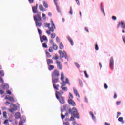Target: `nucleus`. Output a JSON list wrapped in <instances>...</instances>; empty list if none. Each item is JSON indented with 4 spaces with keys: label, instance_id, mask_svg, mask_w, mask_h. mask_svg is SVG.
Wrapping results in <instances>:
<instances>
[{
    "label": "nucleus",
    "instance_id": "nucleus-1",
    "mask_svg": "<svg viewBox=\"0 0 125 125\" xmlns=\"http://www.w3.org/2000/svg\"><path fill=\"white\" fill-rule=\"evenodd\" d=\"M61 80L62 81V82L60 83V84L62 85L61 86V88L63 91H67L68 90L67 87L64 86H66V84H68L69 85H70V83L68 78H66L65 81H64V75L63 72L61 73Z\"/></svg>",
    "mask_w": 125,
    "mask_h": 125
},
{
    "label": "nucleus",
    "instance_id": "nucleus-2",
    "mask_svg": "<svg viewBox=\"0 0 125 125\" xmlns=\"http://www.w3.org/2000/svg\"><path fill=\"white\" fill-rule=\"evenodd\" d=\"M44 27L45 28H48L49 30L46 31V33L48 35L51 34V32H54V29H56L55 25L53 21H51V24L46 23L44 24Z\"/></svg>",
    "mask_w": 125,
    "mask_h": 125
},
{
    "label": "nucleus",
    "instance_id": "nucleus-3",
    "mask_svg": "<svg viewBox=\"0 0 125 125\" xmlns=\"http://www.w3.org/2000/svg\"><path fill=\"white\" fill-rule=\"evenodd\" d=\"M68 112L70 114H71L77 119H80L79 114L78 111L76 107H73L72 109L69 108L68 109Z\"/></svg>",
    "mask_w": 125,
    "mask_h": 125
},
{
    "label": "nucleus",
    "instance_id": "nucleus-4",
    "mask_svg": "<svg viewBox=\"0 0 125 125\" xmlns=\"http://www.w3.org/2000/svg\"><path fill=\"white\" fill-rule=\"evenodd\" d=\"M59 54H60L61 58H63L64 57V58L67 59V61L69 60V58H68V57L67 56V54L65 51H62L61 50H59Z\"/></svg>",
    "mask_w": 125,
    "mask_h": 125
},
{
    "label": "nucleus",
    "instance_id": "nucleus-5",
    "mask_svg": "<svg viewBox=\"0 0 125 125\" xmlns=\"http://www.w3.org/2000/svg\"><path fill=\"white\" fill-rule=\"evenodd\" d=\"M56 98L61 104H63L65 103V98L62 96H56Z\"/></svg>",
    "mask_w": 125,
    "mask_h": 125
},
{
    "label": "nucleus",
    "instance_id": "nucleus-6",
    "mask_svg": "<svg viewBox=\"0 0 125 125\" xmlns=\"http://www.w3.org/2000/svg\"><path fill=\"white\" fill-rule=\"evenodd\" d=\"M60 75V72L57 69L54 70L51 74L52 78L58 77Z\"/></svg>",
    "mask_w": 125,
    "mask_h": 125
},
{
    "label": "nucleus",
    "instance_id": "nucleus-7",
    "mask_svg": "<svg viewBox=\"0 0 125 125\" xmlns=\"http://www.w3.org/2000/svg\"><path fill=\"white\" fill-rule=\"evenodd\" d=\"M34 20L36 21H42V17L41 16L40 14H38L37 15H35L34 17Z\"/></svg>",
    "mask_w": 125,
    "mask_h": 125
},
{
    "label": "nucleus",
    "instance_id": "nucleus-8",
    "mask_svg": "<svg viewBox=\"0 0 125 125\" xmlns=\"http://www.w3.org/2000/svg\"><path fill=\"white\" fill-rule=\"evenodd\" d=\"M10 112H13L17 110V107L14 104H11V105L10 106Z\"/></svg>",
    "mask_w": 125,
    "mask_h": 125
},
{
    "label": "nucleus",
    "instance_id": "nucleus-9",
    "mask_svg": "<svg viewBox=\"0 0 125 125\" xmlns=\"http://www.w3.org/2000/svg\"><path fill=\"white\" fill-rule=\"evenodd\" d=\"M4 76V72L3 70H0V82L2 83H4V80L2 78V77H3Z\"/></svg>",
    "mask_w": 125,
    "mask_h": 125
},
{
    "label": "nucleus",
    "instance_id": "nucleus-10",
    "mask_svg": "<svg viewBox=\"0 0 125 125\" xmlns=\"http://www.w3.org/2000/svg\"><path fill=\"white\" fill-rule=\"evenodd\" d=\"M56 63L57 64V67L58 69L61 70L63 68L62 65L61 64V62L58 60L56 61Z\"/></svg>",
    "mask_w": 125,
    "mask_h": 125
},
{
    "label": "nucleus",
    "instance_id": "nucleus-11",
    "mask_svg": "<svg viewBox=\"0 0 125 125\" xmlns=\"http://www.w3.org/2000/svg\"><path fill=\"white\" fill-rule=\"evenodd\" d=\"M110 67L113 69H114V59L113 57L110 58Z\"/></svg>",
    "mask_w": 125,
    "mask_h": 125
},
{
    "label": "nucleus",
    "instance_id": "nucleus-12",
    "mask_svg": "<svg viewBox=\"0 0 125 125\" xmlns=\"http://www.w3.org/2000/svg\"><path fill=\"white\" fill-rule=\"evenodd\" d=\"M68 102L72 106H75L76 105V103L72 99H69Z\"/></svg>",
    "mask_w": 125,
    "mask_h": 125
},
{
    "label": "nucleus",
    "instance_id": "nucleus-13",
    "mask_svg": "<svg viewBox=\"0 0 125 125\" xmlns=\"http://www.w3.org/2000/svg\"><path fill=\"white\" fill-rule=\"evenodd\" d=\"M63 94H64V92L62 90H61L60 91H56V93H55V96H62V95Z\"/></svg>",
    "mask_w": 125,
    "mask_h": 125
},
{
    "label": "nucleus",
    "instance_id": "nucleus-14",
    "mask_svg": "<svg viewBox=\"0 0 125 125\" xmlns=\"http://www.w3.org/2000/svg\"><path fill=\"white\" fill-rule=\"evenodd\" d=\"M38 9V4H36L35 6L32 7V12L33 13L36 14L38 12L37 11Z\"/></svg>",
    "mask_w": 125,
    "mask_h": 125
},
{
    "label": "nucleus",
    "instance_id": "nucleus-15",
    "mask_svg": "<svg viewBox=\"0 0 125 125\" xmlns=\"http://www.w3.org/2000/svg\"><path fill=\"white\" fill-rule=\"evenodd\" d=\"M52 82L53 83V84H55L56 83L59 82V80L58 77L52 78Z\"/></svg>",
    "mask_w": 125,
    "mask_h": 125
},
{
    "label": "nucleus",
    "instance_id": "nucleus-16",
    "mask_svg": "<svg viewBox=\"0 0 125 125\" xmlns=\"http://www.w3.org/2000/svg\"><path fill=\"white\" fill-rule=\"evenodd\" d=\"M67 40L70 42L71 45L72 46H73L74 45V42H73L72 39L70 36H67Z\"/></svg>",
    "mask_w": 125,
    "mask_h": 125
},
{
    "label": "nucleus",
    "instance_id": "nucleus-17",
    "mask_svg": "<svg viewBox=\"0 0 125 125\" xmlns=\"http://www.w3.org/2000/svg\"><path fill=\"white\" fill-rule=\"evenodd\" d=\"M47 63L48 64V65H50V64H53V61L52 59H48L47 60Z\"/></svg>",
    "mask_w": 125,
    "mask_h": 125
},
{
    "label": "nucleus",
    "instance_id": "nucleus-18",
    "mask_svg": "<svg viewBox=\"0 0 125 125\" xmlns=\"http://www.w3.org/2000/svg\"><path fill=\"white\" fill-rule=\"evenodd\" d=\"M73 91H74V93L76 95V96H78V98H80V94H79V92L77 91V90L76 88H73Z\"/></svg>",
    "mask_w": 125,
    "mask_h": 125
},
{
    "label": "nucleus",
    "instance_id": "nucleus-19",
    "mask_svg": "<svg viewBox=\"0 0 125 125\" xmlns=\"http://www.w3.org/2000/svg\"><path fill=\"white\" fill-rule=\"evenodd\" d=\"M35 24L36 26L41 27L42 25V23L41 22H39V21H35Z\"/></svg>",
    "mask_w": 125,
    "mask_h": 125
},
{
    "label": "nucleus",
    "instance_id": "nucleus-20",
    "mask_svg": "<svg viewBox=\"0 0 125 125\" xmlns=\"http://www.w3.org/2000/svg\"><path fill=\"white\" fill-rule=\"evenodd\" d=\"M54 68H55L54 66L51 65H49L48 67V70L49 71H51V70H53L54 69Z\"/></svg>",
    "mask_w": 125,
    "mask_h": 125
},
{
    "label": "nucleus",
    "instance_id": "nucleus-21",
    "mask_svg": "<svg viewBox=\"0 0 125 125\" xmlns=\"http://www.w3.org/2000/svg\"><path fill=\"white\" fill-rule=\"evenodd\" d=\"M53 88L56 90H59V85L56 84L55 83L53 84Z\"/></svg>",
    "mask_w": 125,
    "mask_h": 125
},
{
    "label": "nucleus",
    "instance_id": "nucleus-22",
    "mask_svg": "<svg viewBox=\"0 0 125 125\" xmlns=\"http://www.w3.org/2000/svg\"><path fill=\"white\" fill-rule=\"evenodd\" d=\"M43 5L45 8H48V5L46 1H43Z\"/></svg>",
    "mask_w": 125,
    "mask_h": 125
},
{
    "label": "nucleus",
    "instance_id": "nucleus-23",
    "mask_svg": "<svg viewBox=\"0 0 125 125\" xmlns=\"http://www.w3.org/2000/svg\"><path fill=\"white\" fill-rule=\"evenodd\" d=\"M59 47L60 49H62V50H63L64 48V45L62 43H60Z\"/></svg>",
    "mask_w": 125,
    "mask_h": 125
},
{
    "label": "nucleus",
    "instance_id": "nucleus-24",
    "mask_svg": "<svg viewBox=\"0 0 125 125\" xmlns=\"http://www.w3.org/2000/svg\"><path fill=\"white\" fill-rule=\"evenodd\" d=\"M89 114H90V115L91 116V117H92L93 120H95V119H96V117H95V116H94L93 113L92 111H90V112H89Z\"/></svg>",
    "mask_w": 125,
    "mask_h": 125
},
{
    "label": "nucleus",
    "instance_id": "nucleus-25",
    "mask_svg": "<svg viewBox=\"0 0 125 125\" xmlns=\"http://www.w3.org/2000/svg\"><path fill=\"white\" fill-rule=\"evenodd\" d=\"M9 86L7 84H4L2 86V88L4 89H8Z\"/></svg>",
    "mask_w": 125,
    "mask_h": 125
},
{
    "label": "nucleus",
    "instance_id": "nucleus-26",
    "mask_svg": "<svg viewBox=\"0 0 125 125\" xmlns=\"http://www.w3.org/2000/svg\"><path fill=\"white\" fill-rule=\"evenodd\" d=\"M39 9L40 10H41V11H43V12L44 11V8H43V6L42 5H39Z\"/></svg>",
    "mask_w": 125,
    "mask_h": 125
},
{
    "label": "nucleus",
    "instance_id": "nucleus-27",
    "mask_svg": "<svg viewBox=\"0 0 125 125\" xmlns=\"http://www.w3.org/2000/svg\"><path fill=\"white\" fill-rule=\"evenodd\" d=\"M3 124H4V125H10L8 119H6V120L4 121Z\"/></svg>",
    "mask_w": 125,
    "mask_h": 125
},
{
    "label": "nucleus",
    "instance_id": "nucleus-28",
    "mask_svg": "<svg viewBox=\"0 0 125 125\" xmlns=\"http://www.w3.org/2000/svg\"><path fill=\"white\" fill-rule=\"evenodd\" d=\"M15 117L16 119L20 118V113L18 112V113H16L15 115Z\"/></svg>",
    "mask_w": 125,
    "mask_h": 125
},
{
    "label": "nucleus",
    "instance_id": "nucleus-29",
    "mask_svg": "<svg viewBox=\"0 0 125 125\" xmlns=\"http://www.w3.org/2000/svg\"><path fill=\"white\" fill-rule=\"evenodd\" d=\"M121 27L123 29H125V22H123V21H121Z\"/></svg>",
    "mask_w": 125,
    "mask_h": 125
},
{
    "label": "nucleus",
    "instance_id": "nucleus-30",
    "mask_svg": "<svg viewBox=\"0 0 125 125\" xmlns=\"http://www.w3.org/2000/svg\"><path fill=\"white\" fill-rule=\"evenodd\" d=\"M8 100L12 102H14V98L13 97L11 96H8Z\"/></svg>",
    "mask_w": 125,
    "mask_h": 125
},
{
    "label": "nucleus",
    "instance_id": "nucleus-31",
    "mask_svg": "<svg viewBox=\"0 0 125 125\" xmlns=\"http://www.w3.org/2000/svg\"><path fill=\"white\" fill-rule=\"evenodd\" d=\"M53 48L54 50H57L58 47L57 45H56L55 44H53Z\"/></svg>",
    "mask_w": 125,
    "mask_h": 125
},
{
    "label": "nucleus",
    "instance_id": "nucleus-32",
    "mask_svg": "<svg viewBox=\"0 0 125 125\" xmlns=\"http://www.w3.org/2000/svg\"><path fill=\"white\" fill-rule=\"evenodd\" d=\"M45 53L46 54L47 57H48V58H51V55L50 53H49L47 51H45Z\"/></svg>",
    "mask_w": 125,
    "mask_h": 125
},
{
    "label": "nucleus",
    "instance_id": "nucleus-33",
    "mask_svg": "<svg viewBox=\"0 0 125 125\" xmlns=\"http://www.w3.org/2000/svg\"><path fill=\"white\" fill-rule=\"evenodd\" d=\"M69 98L71 100H72V99H73L74 98L73 94L71 92H69Z\"/></svg>",
    "mask_w": 125,
    "mask_h": 125
},
{
    "label": "nucleus",
    "instance_id": "nucleus-34",
    "mask_svg": "<svg viewBox=\"0 0 125 125\" xmlns=\"http://www.w3.org/2000/svg\"><path fill=\"white\" fill-rule=\"evenodd\" d=\"M59 58V57L57 55H55V56L52 57V59L54 60H58Z\"/></svg>",
    "mask_w": 125,
    "mask_h": 125
},
{
    "label": "nucleus",
    "instance_id": "nucleus-35",
    "mask_svg": "<svg viewBox=\"0 0 125 125\" xmlns=\"http://www.w3.org/2000/svg\"><path fill=\"white\" fill-rule=\"evenodd\" d=\"M42 39L44 41H46V42L48 41L47 37L44 35L42 36Z\"/></svg>",
    "mask_w": 125,
    "mask_h": 125
},
{
    "label": "nucleus",
    "instance_id": "nucleus-36",
    "mask_svg": "<svg viewBox=\"0 0 125 125\" xmlns=\"http://www.w3.org/2000/svg\"><path fill=\"white\" fill-rule=\"evenodd\" d=\"M26 121V120H24V121H23L22 120H21V122L19 123V125H23V123H25V122Z\"/></svg>",
    "mask_w": 125,
    "mask_h": 125
},
{
    "label": "nucleus",
    "instance_id": "nucleus-37",
    "mask_svg": "<svg viewBox=\"0 0 125 125\" xmlns=\"http://www.w3.org/2000/svg\"><path fill=\"white\" fill-rule=\"evenodd\" d=\"M118 121H119V122H122L123 124H124V123H125V122L123 121V117H119L118 118Z\"/></svg>",
    "mask_w": 125,
    "mask_h": 125
},
{
    "label": "nucleus",
    "instance_id": "nucleus-38",
    "mask_svg": "<svg viewBox=\"0 0 125 125\" xmlns=\"http://www.w3.org/2000/svg\"><path fill=\"white\" fill-rule=\"evenodd\" d=\"M51 38H52V39L55 38V37H56V34H55V33H52L51 34Z\"/></svg>",
    "mask_w": 125,
    "mask_h": 125
},
{
    "label": "nucleus",
    "instance_id": "nucleus-39",
    "mask_svg": "<svg viewBox=\"0 0 125 125\" xmlns=\"http://www.w3.org/2000/svg\"><path fill=\"white\" fill-rule=\"evenodd\" d=\"M48 51H49V52H50V53L53 52V47H50L49 48Z\"/></svg>",
    "mask_w": 125,
    "mask_h": 125
},
{
    "label": "nucleus",
    "instance_id": "nucleus-40",
    "mask_svg": "<svg viewBox=\"0 0 125 125\" xmlns=\"http://www.w3.org/2000/svg\"><path fill=\"white\" fill-rule=\"evenodd\" d=\"M3 116L4 118H7V112L6 111L3 112Z\"/></svg>",
    "mask_w": 125,
    "mask_h": 125
},
{
    "label": "nucleus",
    "instance_id": "nucleus-41",
    "mask_svg": "<svg viewBox=\"0 0 125 125\" xmlns=\"http://www.w3.org/2000/svg\"><path fill=\"white\" fill-rule=\"evenodd\" d=\"M69 13L70 15H72L73 14V10H72V7H70V11L69 12Z\"/></svg>",
    "mask_w": 125,
    "mask_h": 125
},
{
    "label": "nucleus",
    "instance_id": "nucleus-42",
    "mask_svg": "<svg viewBox=\"0 0 125 125\" xmlns=\"http://www.w3.org/2000/svg\"><path fill=\"white\" fill-rule=\"evenodd\" d=\"M38 33L40 35H42V32L39 28H38Z\"/></svg>",
    "mask_w": 125,
    "mask_h": 125
},
{
    "label": "nucleus",
    "instance_id": "nucleus-43",
    "mask_svg": "<svg viewBox=\"0 0 125 125\" xmlns=\"http://www.w3.org/2000/svg\"><path fill=\"white\" fill-rule=\"evenodd\" d=\"M55 5H56V6L57 10L58 11V12H60L61 11H60V9H59V6H58V4Z\"/></svg>",
    "mask_w": 125,
    "mask_h": 125
},
{
    "label": "nucleus",
    "instance_id": "nucleus-44",
    "mask_svg": "<svg viewBox=\"0 0 125 125\" xmlns=\"http://www.w3.org/2000/svg\"><path fill=\"white\" fill-rule=\"evenodd\" d=\"M42 47H44V48H47L48 47L46 43H43L42 44Z\"/></svg>",
    "mask_w": 125,
    "mask_h": 125
},
{
    "label": "nucleus",
    "instance_id": "nucleus-45",
    "mask_svg": "<svg viewBox=\"0 0 125 125\" xmlns=\"http://www.w3.org/2000/svg\"><path fill=\"white\" fill-rule=\"evenodd\" d=\"M95 50H99V46H98V44H95Z\"/></svg>",
    "mask_w": 125,
    "mask_h": 125
},
{
    "label": "nucleus",
    "instance_id": "nucleus-46",
    "mask_svg": "<svg viewBox=\"0 0 125 125\" xmlns=\"http://www.w3.org/2000/svg\"><path fill=\"white\" fill-rule=\"evenodd\" d=\"M45 16H46V15L45 14H42V17L43 18V19L44 20L46 19V17Z\"/></svg>",
    "mask_w": 125,
    "mask_h": 125
},
{
    "label": "nucleus",
    "instance_id": "nucleus-47",
    "mask_svg": "<svg viewBox=\"0 0 125 125\" xmlns=\"http://www.w3.org/2000/svg\"><path fill=\"white\" fill-rule=\"evenodd\" d=\"M6 93L8 94H9V95H11L12 94V92L11 91H10L9 90H7L6 91Z\"/></svg>",
    "mask_w": 125,
    "mask_h": 125
},
{
    "label": "nucleus",
    "instance_id": "nucleus-48",
    "mask_svg": "<svg viewBox=\"0 0 125 125\" xmlns=\"http://www.w3.org/2000/svg\"><path fill=\"white\" fill-rule=\"evenodd\" d=\"M84 73L85 74V76L86 78H88L89 77V76L87 74V72L86 71H84Z\"/></svg>",
    "mask_w": 125,
    "mask_h": 125
},
{
    "label": "nucleus",
    "instance_id": "nucleus-49",
    "mask_svg": "<svg viewBox=\"0 0 125 125\" xmlns=\"http://www.w3.org/2000/svg\"><path fill=\"white\" fill-rule=\"evenodd\" d=\"M101 10L102 12L103 13L104 15H105V13L104 12V8H101Z\"/></svg>",
    "mask_w": 125,
    "mask_h": 125
},
{
    "label": "nucleus",
    "instance_id": "nucleus-50",
    "mask_svg": "<svg viewBox=\"0 0 125 125\" xmlns=\"http://www.w3.org/2000/svg\"><path fill=\"white\" fill-rule=\"evenodd\" d=\"M101 10L102 12L103 13L104 15H105V13L104 12V8H101Z\"/></svg>",
    "mask_w": 125,
    "mask_h": 125
},
{
    "label": "nucleus",
    "instance_id": "nucleus-51",
    "mask_svg": "<svg viewBox=\"0 0 125 125\" xmlns=\"http://www.w3.org/2000/svg\"><path fill=\"white\" fill-rule=\"evenodd\" d=\"M112 19L114 21H116L117 20V17L116 16H112Z\"/></svg>",
    "mask_w": 125,
    "mask_h": 125
},
{
    "label": "nucleus",
    "instance_id": "nucleus-52",
    "mask_svg": "<svg viewBox=\"0 0 125 125\" xmlns=\"http://www.w3.org/2000/svg\"><path fill=\"white\" fill-rule=\"evenodd\" d=\"M122 40H123V41L124 44H125V36H122Z\"/></svg>",
    "mask_w": 125,
    "mask_h": 125
},
{
    "label": "nucleus",
    "instance_id": "nucleus-53",
    "mask_svg": "<svg viewBox=\"0 0 125 125\" xmlns=\"http://www.w3.org/2000/svg\"><path fill=\"white\" fill-rule=\"evenodd\" d=\"M63 107L64 109L66 110L67 109L68 105H64L63 106Z\"/></svg>",
    "mask_w": 125,
    "mask_h": 125
},
{
    "label": "nucleus",
    "instance_id": "nucleus-54",
    "mask_svg": "<svg viewBox=\"0 0 125 125\" xmlns=\"http://www.w3.org/2000/svg\"><path fill=\"white\" fill-rule=\"evenodd\" d=\"M59 1V0H54V2L55 5H58L57 2Z\"/></svg>",
    "mask_w": 125,
    "mask_h": 125
},
{
    "label": "nucleus",
    "instance_id": "nucleus-55",
    "mask_svg": "<svg viewBox=\"0 0 125 125\" xmlns=\"http://www.w3.org/2000/svg\"><path fill=\"white\" fill-rule=\"evenodd\" d=\"M61 115V118H62V119H63L65 118V116L64 115H63L62 113Z\"/></svg>",
    "mask_w": 125,
    "mask_h": 125
},
{
    "label": "nucleus",
    "instance_id": "nucleus-56",
    "mask_svg": "<svg viewBox=\"0 0 125 125\" xmlns=\"http://www.w3.org/2000/svg\"><path fill=\"white\" fill-rule=\"evenodd\" d=\"M63 125H70L69 122H68L64 123Z\"/></svg>",
    "mask_w": 125,
    "mask_h": 125
},
{
    "label": "nucleus",
    "instance_id": "nucleus-57",
    "mask_svg": "<svg viewBox=\"0 0 125 125\" xmlns=\"http://www.w3.org/2000/svg\"><path fill=\"white\" fill-rule=\"evenodd\" d=\"M104 88H105V89H107L108 87V86L106 83H104Z\"/></svg>",
    "mask_w": 125,
    "mask_h": 125
},
{
    "label": "nucleus",
    "instance_id": "nucleus-58",
    "mask_svg": "<svg viewBox=\"0 0 125 125\" xmlns=\"http://www.w3.org/2000/svg\"><path fill=\"white\" fill-rule=\"evenodd\" d=\"M75 65L76 67H77L78 68H79L80 67V65L78 63H75Z\"/></svg>",
    "mask_w": 125,
    "mask_h": 125
},
{
    "label": "nucleus",
    "instance_id": "nucleus-59",
    "mask_svg": "<svg viewBox=\"0 0 125 125\" xmlns=\"http://www.w3.org/2000/svg\"><path fill=\"white\" fill-rule=\"evenodd\" d=\"M69 121H75V118L73 117H71Z\"/></svg>",
    "mask_w": 125,
    "mask_h": 125
},
{
    "label": "nucleus",
    "instance_id": "nucleus-60",
    "mask_svg": "<svg viewBox=\"0 0 125 125\" xmlns=\"http://www.w3.org/2000/svg\"><path fill=\"white\" fill-rule=\"evenodd\" d=\"M121 103V101H118V102H116V104L117 105H119Z\"/></svg>",
    "mask_w": 125,
    "mask_h": 125
},
{
    "label": "nucleus",
    "instance_id": "nucleus-61",
    "mask_svg": "<svg viewBox=\"0 0 125 125\" xmlns=\"http://www.w3.org/2000/svg\"><path fill=\"white\" fill-rule=\"evenodd\" d=\"M4 91L3 90H0V94L2 95L3 94H4Z\"/></svg>",
    "mask_w": 125,
    "mask_h": 125
},
{
    "label": "nucleus",
    "instance_id": "nucleus-62",
    "mask_svg": "<svg viewBox=\"0 0 125 125\" xmlns=\"http://www.w3.org/2000/svg\"><path fill=\"white\" fill-rule=\"evenodd\" d=\"M117 98V94L116 93H114V98L116 99Z\"/></svg>",
    "mask_w": 125,
    "mask_h": 125
},
{
    "label": "nucleus",
    "instance_id": "nucleus-63",
    "mask_svg": "<svg viewBox=\"0 0 125 125\" xmlns=\"http://www.w3.org/2000/svg\"><path fill=\"white\" fill-rule=\"evenodd\" d=\"M30 3H33L34 2V0H28Z\"/></svg>",
    "mask_w": 125,
    "mask_h": 125
},
{
    "label": "nucleus",
    "instance_id": "nucleus-64",
    "mask_svg": "<svg viewBox=\"0 0 125 125\" xmlns=\"http://www.w3.org/2000/svg\"><path fill=\"white\" fill-rule=\"evenodd\" d=\"M79 84H80V85L81 86H83V83H82V81H80V82H79Z\"/></svg>",
    "mask_w": 125,
    "mask_h": 125
}]
</instances>
